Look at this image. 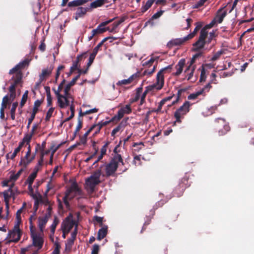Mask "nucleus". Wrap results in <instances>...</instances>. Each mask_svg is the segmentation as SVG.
Masks as SVG:
<instances>
[{
  "label": "nucleus",
  "mask_w": 254,
  "mask_h": 254,
  "mask_svg": "<svg viewBox=\"0 0 254 254\" xmlns=\"http://www.w3.org/2000/svg\"><path fill=\"white\" fill-rule=\"evenodd\" d=\"M33 135L30 133H27L24 135L21 142H23V144L26 143V144H29L30 143Z\"/></svg>",
  "instance_id": "44"
},
{
  "label": "nucleus",
  "mask_w": 254,
  "mask_h": 254,
  "mask_svg": "<svg viewBox=\"0 0 254 254\" xmlns=\"http://www.w3.org/2000/svg\"><path fill=\"white\" fill-rule=\"evenodd\" d=\"M0 194H2L4 197V201H9L11 196H13V191H10V189H7L4 190L3 192H0Z\"/></svg>",
  "instance_id": "30"
},
{
  "label": "nucleus",
  "mask_w": 254,
  "mask_h": 254,
  "mask_svg": "<svg viewBox=\"0 0 254 254\" xmlns=\"http://www.w3.org/2000/svg\"><path fill=\"white\" fill-rule=\"evenodd\" d=\"M154 61L155 59L153 58H151L148 61L144 62L142 65L143 66H145L148 67H149L150 66L152 65L153 63L154 62Z\"/></svg>",
  "instance_id": "63"
},
{
  "label": "nucleus",
  "mask_w": 254,
  "mask_h": 254,
  "mask_svg": "<svg viewBox=\"0 0 254 254\" xmlns=\"http://www.w3.org/2000/svg\"><path fill=\"white\" fill-rule=\"evenodd\" d=\"M50 217L45 215L44 217L38 218V226L41 232L43 231L46 223H47L48 219Z\"/></svg>",
  "instance_id": "22"
},
{
  "label": "nucleus",
  "mask_w": 254,
  "mask_h": 254,
  "mask_svg": "<svg viewBox=\"0 0 254 254\" xmlns=\"http://www.w3.org/2000/svg\"><path fill=\"white\" fill-rule=\"evenodd\" d=\"M123 128V125L121 123L119 125H118L112 131L111 135L112 136H114L115 134L118 132L120 130Z\"/></svg>",
  "instance_id": "49"
},
{
  "label": "nucleus",
  "mask_w": 254,
  "mask_h": 254,
  "mask_svg": "<svg viewBox=\"0 0 254 254\" xmlns=\"http://www.w3.org/2000/svg\"><path fill=\"white\" fill-rule=\"evenodd\" d=\"M157 65V63H156L155 65H154L153 67L151 69H147L145 70L143 73V75H147L148 76L151 75L152 74V73L153 72H154V71L156 69Z\"/></svg>",
  "instance_id": "45"
},
{
  "label": "nucleus",
  "mask_w": 254,
  "mask_h": 254,
  "mask_svg": "<svg viewBox=\"0 0 254 254\" xmlns=\"http://www.w3.org/2000/svg\"><path fill=\"white\" fill-rule=\"evenodd\" d=\"M109 39H113V40H117V38L116 37H106L103 39L93 50L92 53L97 55L98 52L100 50V48L103 45V44Z\"/></svg>",
  "instance_id": "24"
},
{
  "label": "nucleus",
  "mask_w": 254,
  "mask_h": 254,
  "mask_svg": "<svg viewBox=\"0 0 254 254\" xmlns=\"http://www.w3.org/2000/svg\"><path fill=\"white\" fill-rule=\"evenodd\" d=\"M140 72H137L136 73L132 74L131 76H130L128 79H123L122 80L119 81L117 83V85L118 86H122L123 85H127L130 83H131L133 81L135 80H137L139 76H140Z\"/></svg>",
  "instance_id": "16"
},
{
  "label": "nucleus",
  "mask_w": 254,
  "mask_h": 254,
  "mask_svg": "<svg viewBox=\"0 0 254 254\" xmlns=\"http://www.w3.org/2000/svg\"><path fill=\"white\" fill-rule=\"evenodd\" d=\"M186 91V90L185 89H179L178 91V92H177V98L176 99V100L174 101L173 102H172V105H174L176 103H177L178 101L180 99V98L181 96V94L182 93V92H185Z\"/></svg>",
  "instance_id": "59"
},
{
  "label": "nucleus",
  "mask_w": 254,
  "mask_h": 254,
  "mask_svg": "<svg viewBox=\"0 0 254 254\" xmlns=\"http://www.w3.org/2000/svg\"><path fill=\"white\" fill-rule=\"evenodd\" d=\"M39 201L40 203H43L45 205H49L52 204L48 198V195H45L44 193L43 197H41L39 199Z\"/></svg>",
  "instance_id": "48"
},
{
  "label": "nucleus",
  "mask_w": 254,
  "mask_h": 254,
  "mask_svg": "<svg viewBox=\"0 0 254 254\" xmlns=\"http://www.w3.org/2000/svg\"><path fill=\"white\" fill-rule=\"evenodd\" d=\"M224 53V51L223 50H221L218 52H217L216 53H215L213 56L211 58V59L210 60V61H215L217 60H218L219 57H220V56L223 54Z\"/></svg>",
  "instance_id": "52"
},
{
  "label": "nucleus",
  "mask_w": 254,
  "mask_h": 254,
  "mask_svg": "<svg viewBox=\"0 0 254 254\" xmlns=\"http://www.w3.org/2000/svg\"><path fill=\"white\" fill-rule=\"evenodd\" d=\"M105 25H102V23L100 24L96 29H93V35H96L98 34L103 33L109 30V27H104Z\"/></svg>",
  "instance_id": "25"
},
{
  "label": "nucleus",
  "mask_w": 254,
  "mask_h": 254,
  "mask_svg": "<svg viewBox=\"0 0 254 254\" xmlns=\"http://www.w3.org/2000/svg\"><path fill=\"white\" fill-rule=\"evenodd\" d=\"M90 10V8L86 7H78L77 8L75 13L74 18L77 20L79 18L83 17L88 11Z\"/></svg>",
  "instance_id": "17"
},
{
  "label": "nucleus",
  "mask_w": 254,
  "mask_h": 254,
  "mask_svg": "<svg viewBox=\"0 0 254 254\" xmlns=\"http://www.w3.org/2000/svg\"><path fill=\"white\" fill-rule=\"evenodd\" d=\"M190 186L188 178L187 176L184 177L182 179L178 186L176 187L174 191V195L177 197H180L183 195L185 190Z\"/></svg>",
  "instance_id": "7"
},
{
  "label": "nucleus",
  "mask_w": 254,
  "mask_h": 254,
  "mask_svg": "<svg viewBox=\"0 0 254 254\" xmlns=\"http://www.w3.org/2000/svg\"><path fill=\"white\" fill-rule=\"evenodd\" d=\"M217 29L213 30L212 32L209 33V36H207V44L210 43L211 41H214L213 44L216 43L215 38L217 36L218 34L216 33Z\"/></svg>",
  "instance_id": "32"
},
{
  "label": "nucleus",
  "mask_w": 254,
  "mask_h": 254,
  "mask_svg": "<svg viewBox=\"0 0 254 254\" xmlns=\"http://www.w3.org/2000/svg\"><path fill=\"white\" fill-rule=\"evenodd\" d=\"M101 175V170L98 169L89 177L86 179L84 187L88 194H92L95 191L96 186L101 183L100 180Z\"/></svg>",
  "instance_id": "1"
},
{
  "label": "nucleus",
  "mask_w": 254,
  "mask_h": 254,
  "mask_svg": "<svg viewBox=\"0 0 254 254\" xmlns=\"http://www.w3.org/2000/svg\"><path fill=\"white\" fill-rule=\"evenodd\" d=\"M185 64V60L181 59L178 62L177 64L176 65L175 68L177 70V71L174 73L175 76H179L182 72L183 70V67Z\"/></svg>",
  "instance_id": "21"
},
{
  "label": "nucleus",
  "mask_w": 254,
  "mask_h": 254,
  "mask_svg": "<svg viewBox=\"0 0 254 254\" xmlns=\"http://www.w3.org/2000/svg\"><path fill=\"white\" fill-rule=\"evenodd\" d=\"M126 19V18L125 17H122L120 18V19L119 20L114 22L112 24V26H113L112 28L111 29H110L109 28V31L110 32H117V31H116L117 28L120 24H121L122 23L124 22L125 21Z\"/></svg>",
  "instance_id": "29"
},
{
  "label": "nucleus",
  "mask_w": 254,
  "mask_h": 254,
  "mask_svg": "<svg viewBox=\"0 0 254 254\" xmlns=\"http://www.w3.org/2000/svg\"><path fill=\"white\" fill-rule=\"evenodd\" d=\"M204 90V88H202V89L200 90L199 91H198L196 92L190 94L188 97V99L189 100H194V99H196L199 95H201L203 93Z\"/></svg>",
  "instance_id": "36"
},
{
  "label": "nucleus",
  "mask_w": 254,
  "mask_h": 254,
  "mask_svg": "<svg viewBox=\"0 0 254 254\" xmlns=\"http://www.w3.org/2000/svg\"><path fill=\"white\" fill-rule=\"evenodd\" d=\"M26 206V203L25 202H23L22 204V207L18 209L16 213V219L17 220V223L19 224L21 222V214L23 212V210L25 208Z\"/></svg>",
  "instance_id": "31"
},
{
  "label": "nucleus",
  "mask_w": 254,
  "mask_h": 254,
  "mask_svg": "<svg viewBox=\"0 0 254 254\" xmlns=\"http://www.w3.org/2000/svg\"><path fill=\"white\" fill-rule=\"evenodd\" d=\"M44 101V97L41 100H37L34 102V107L32 110V112L31 115V117L28 119V124L27 126V128L29 129L30 126L32 122L35 118L36 114L38 111V108L41 106V104Z\"/></svg>",
  "instance_id": "9"
},
{
  "label": "nucleus",
  "mask_w": 254,
  "mask_h": 254,
  "mask_svg": "<svg viewBox=\"0 0 254 254\" xmlns=\"http://www.w3.org/2000/svg\"><path fill=\"white\" fill-rule=\"evenodd\" d=\"M225 7L226 6H224L219 8L215 14L214 18L218 23H221L227 14V10H225Z\"/></svg>",
  "instance_id": "15"
},
{
  "label": "nucleus",
  "mask_w": 254,
  "mask_h": 254,
  "mask_svg": "<svg viewBox=\"0 0 254 254\" xmlns=\"http://www.w3.org/2000/svg\"><path fill=\"white\" fill-rule=\"evenodd\" d=\"M96 55L93 54V53H91L89 56V60H88V62L87 64V66H88V67H89L92 64V63H93L94 62V60L95 58V57H96Z\"/></svg>",
  "instance_id": "57"
},
{
  "label": "nucleus",
  "mask_w": 254,
  "mask_h": 254,
  "mask_svg": "<svg viewBox=\"0 0 254 254\" xmlns=\"http://www.w3.org/2000/svg\"><path fill=\"white\" fill-rule=\"evenodd\" d=\"M95 126H92L90 128L84 133L83 135L80 137V142L81 144H85L86 143L87 137L89 134L94 129Z\"/></svg>",
  "instance_id": "28"
},
{
  "label": "nucleus",
  "mask_w": 254,
  "mask_h": 254,
  "mask_svg": "<svg viewBox=\"0 0 254 254\" xmlns=\"http://www.w3.org/2000/svg\"><path fill=\"white\" fill-rule=\"evenodd\" d=\"M125 114H129L131 112V109L129 104L126 105L124 108L121 109Z\"/></svg>",
  "instance_id": "58"
},
{
  "label": "nucleus",
  "mask_w": 254,
  "mask_h": 254,
  "mask_svg": "<svg viewBox=\"0 0 254 254\" xmlns=\"http://www.w3.org/2000/svg\"><path fill=\"white\" fill-rule=\"evenodd\" d=\"M155 0H148L145 3L143 2V4L140 8L141 13H144L147 11L152 5Z\"/></svg>",
  "instance_id": "23"
},
{
  "label": "nucleus",
  "mask_w": 254,
  "mask_h": 254,
  "mask_svg": "<svg viewBox=\"0 0 254 254\" xmlns=\"http://www.w3.org/2000/svg\"><path fill=\"white\" fill-rule=\"evenodd\" d=\"M172 66L173 65L171 64L161 69L157 74L156 83L146 87L145 90L149 93L153 91L155 89L157 90H161L164 84V73L167 70L172 69Z\"/></svg>",
  "instance_id": "2"
},
{
  "label": "nucleus",
  "mask_w": 254,
  "mask_h": 254,
  "mask_svg": "<svg viewBox=\"0 0 254 254\" xmlns=\"http://www.w3.org/2000/svg\"><path fill=\"white\" fill-rule=\"evenodd\" d=\"M154 61L155 59L153 58H151L148 61L144 62L142 65L143 66H145L148 67H149L150 66L152 65L153 63L154 62Z\"/></svg>",
  "instance_id": "62"
},
{
  "label": "nucleus",
  "mask_w": 254,
  "mask_h": 254,
  "mask_svg": "<svg viewBox=\"0 0 254 254\" xmlns=\"http://www.w3.org/2000/svg\"><path fill=\"white\" fill-rule=\"evenodd\" d=\"M203 24L201 22H197L195 23V27L192 32L188 34L187 36L188 40L192 39L197 34L198 31L202 27Z\"/></svg>",
  "instance_id": "19"
},
{
  "label": "nucleus",
  "mask_w": 254,
  "mask_h": 254,
  "mask_svg": "<svg viewBox=\"0 0 254 254\" xmlns=\"http://www.w3.org/2000/svg\"><path fill=\"white\" fill-rule=\"evenodd\" d=\"M206 38V25L204 26L201 31L198 40L193 44L192 51L198 52L202 49L205 44V40Z\"/></svg>",
  "instance_id": "6"
},
{
  "label": "nucleus",
  "mask_w": 254,
  "mask_h": 254,
  "mask_svg": "<svg viewBox=\"0 0 254 254\" xmlns=\"http://www.w3.org/2000/svg\"><path fill=\"white\" fill-rule=\"evenodd\" d=\"M69 189L72 192L75 191L79 193L81 191L80 189L79 188L77 184L76 183L72 184Z\"/></svg>",
  "instance_id": "56"
},
{
  "label": "nucleus",
  "mask_w": 254,
  "mask_h": 254,
  "mask_svg": "<svg viewBox=\"0 0 254 254\" xmlns=\"http://www.w3.org/2000/svg\"><path fill=\"white\" fill-rule=\"evenodd\" d=\"M99 251V246L97 244H94L93 246L91 254H98Z\"/></svg>",
  "instance_id": "64"
},
{
  "label": "nucleus",
  "mask_w": 254,
  "mask_h": 254,
  "mask_svg": "<svg viewBox=\"0 0 254 254\" xmlns=\"http://www.w3.org/2000/svg\"><path fill=\"white\" fill-rule=\"evenodd\" d=\"M65 81H66L65 79H64L63 80V81L59 84L57 90H56L55 88L53 89L56 97L58 96V94H61L60 92H61V91L63 88V86L64 84V83H65Z\"/></svg>",
  "instance_id": "43"
},
{
  "label": "nucleus",
  "mask_w": 254,
  "mask_h": 254,
  "mask_svg": "<svg viewBox=\"0 0 254 254\" xmlns=\"http://www.w3.org/2000/svg\"><path fill=\"white\" fill-rule=\"evenodd\" d=\"M191 104L189 101H186L183 105L178 109L174 113V117L176 121L173 123V126H175L177 123H181V119L183 118L184 116L186 115L190 111V107Z\"/></svg>",
  "instance_id": "4"
},
{
  "label": "nucleus",
  "mask_w": 254,
  "mask_h": 254,
  "mask_svg": "<svg viewBox=\"0 0 254 254\" xmlns=\"http://www.w3.org/2000/svg\"><path fill=\"white\" fill-rule=\"evenodd\" d=\"M98 111V109L94 108L92 109L86 111L85 112L82 113L81 111L79 112V116H83L86 115L91 114L92 113H96Z\"/></svg>",
  "instance_id": "47"
},
{
  "label": "nucleus",
  "mask_w": 254,
  "mask_h": 254,
  "mask_svg": "<svg viewBox=\"0 0 254 254\" xmlns=\"http://www.w3.org/2000/svg\"><path fill=\"white\" fill-rule=\"evenodd\" d=\"M53 69V67L43 69L41 74L40 75V79L42 81L46 76H49L51 74Z\"/></svg>",
  "instance_id": "33"
},
{
  "label": "nucleus",
  "mask_w": 254,
  "mask_h": 254,
  "mask_svg": "<svg viewBox=\"0 0 254 254\" xmlns=\"http://www.w3.org/2000/svg\"><path fill=\"white\" fill-rule=\"evenodd\" d=\"M202 53L201 52H198L193 56V57L191 59V60L190 61V65L186 69V70L185 71V72H187V71L188 70H189L190 66H191V64H192L194 63L195 60L196 59H197L198 58L201 57L202 56Z\"/></svg>",
  "instance_id": "42"
},
{
  "label": "nucleus",
  "mask_w": 254,
  "mask_h": 254,
  "mask_svg": "<svg viewBox=\"0 0 254 254\" xmlns=\"http://www.w3.org/2000/svg\"><path fill=\"white\" fill-rule=\"evenodd\" d=\"M154 61L155 59L153 58H151L148 61L144 62L142 65L143 66H145L148 67H149L150 66L152 65L153 63L154 62Z\"/></svg>",
  "instance_id": "61"
},
{
  "label": "nucleus",
  "mask_w": 254,
  "mask_h": 254,
  "mask_svg": "<svg viewBox=\"0 0 254 254\" xmlns=\"http://www.w3.org/2000/svg\"><path fill=\"white\" fill-rule=\"evenodd\" d=\"M214 127L218 129L220 136L226 134L230 130V127L226 120L222 118H217L214 122Z\"/></svg>",
  "instance_id": "5"
},
{
  "label": "nucleus",
  "mask_w": 254,
  "mask_h": 254,
  "mask_svg": "<svg viewBox=\"0 0 254 254\" xmlns=\"http://www.w3.org/2000/svg\"><path fill=\"white\" fill-rule=\"evenodd\" d=\"M188 40H189L187 36H185L182 38L173 39L167 43V47L169 49H171L174 46H181L184 44Z\"/></svg>",
  "instance_id": "13"
},
{
  "label": "nucleus",
  "mask_w": 254,
  "mask_h": 254,
  "mask_svg": "<svg viewBox=\"0 0 254 254\" xmlns=\"http://www.w3.org/2000/svg\"><path fill=\"white\" fill-rule=\"evenodd\" d=\"M31 237L32 239L33 246L38 248V250L41 249L44 244L43 238L39 235L33 232H31Z\"/></svg>",
  "instance_id": "11"
},
{
  "label": "nucleus",
  "mask_w": 254,
  "mask_h": 254,
  "mask_svg": "<svg viewBox=\"0 0 254 254\" xmlns=\"http://www.w3.org/2000/svg\"><path fill=\"white\" fill-rule=\"evenodd\" d=\"M59 220L57 216H55L53 222L51 226V235L50 236L51 237H52V236H54L56 228L57 227V226L59 224Z\"/></svg>",
  "instance_id": "34"
},
{
  "label": "nucleus",
  "mask_w": 254,
  "mask_h": 254,
  "mask_svg": "<svg viewBox=\"0 0 254 254\" xmlns=\"http://www.w3.org/2000/svg\"><path fill=\"white\" fill-rule=\"evenodd\" d=\"M88 1V0H74L68 3L69 7L82 5Z\"/></svg>",
  "instance_id": "26"
},
{
  "label": "nucleus",
  "mask_w": 254,
  "mask_h": 254,
  "mask_svg": "<svg viewBox=\"0 0 254 254\" xmlns=\"http://www.w3.org/2000/svg\"><path fill=\"white\" fill-rule=\"evenodd\" d=\"M18 224H17L14 226V229L12 231H10L8 233V236L12 238V239L10 240L9 242H18L21 238V232L19 229Z\"/></svg>",
  "instance_id": "10"
},
{
  "label": "nucleus",
  "mask_w": 254,
  "mask_h": 254,
  "mask_svg": "<svg viewBox=\"0 0 254 254\" xmlns=\"http://www.w3.org/2000/svg\"><path fill=\"white\" fill-rule=\"evenodd\" d=\"M104 1L102 0H96L91 3L89 6L88 7L90 8V10L92 8H96L98 7H100L104 4Z\"/></svg>",
  "instance_id": "35"
},
{
  "label": "nucleus",
  "mask_w": 254,
  "mask_h": 254,
  "mask_svg": "<svg viewBox=\"0 0 254 254\" xmlns=\"http://www.w3.org/2000/svg\"><path fill=\"white\" fill-rule=\"evenodd\" d=\"M72 217L70 214L68 217L65 218V220L61 224V229L66 230V233H68L70 232L75 224V221L70 218H72Z\"/></svg>",
  "instance_id": "12"
},
{
  "label": "nucleus",
  "mask_w": 254,
  "mask_h": 254,
  "mask_svg": "<svg viewBox=\"0 0 254 254\" xmlns=\"http://www.w3.org/2000/svg\"><path fill=\"white\" fill-rule=\"evenodd\" d=\"M58 99V104L61 109H64L70 105V99L72 100L73 99L70 94L64 93V95L58 94L57 96Z\"/></svg>",
  "instance_id": "8"
},
{
  "label": "nucleus",
  "mask_w": 254,
  "mask_h": 254,
  "mask_svg": "<svg viewBox=\"0 0 254 254\" xmlns=\"http://www.w3.org/2000/svg\"><path fill=\"white\" fill-rule=\"evenodd\" d=\"M31 155V153L29 152H26V154L24 157L21 158L20 161L19 163V166H22L24 167V162H26L27 161L29 160Z\"/></svg>",
  "instance_id": "41"
},
{
  "label": "nucleus",
  "mask_w": 254,
  "mask_h": 254,
  "mask_svg": "<svg viewBox=\"0 0 254 254\" xmlns=\"http://www.w3.org/2000/svg\"><path fill=\"white\" fill-rule=\"evenodd\" d=\"M22 73L18 72L11 78V80L13 81V82L11 85H14V87H16L19 84L22 83Z\"/></svg>",
  "instance_id": "20"
},
{
  "label": "nucleus",
  "mask_w": 254,
  "mask_h": 254,
  "mask_svg": "<svg viewBox=\"0 0 254 254\" xmlns=\"http://www.w3.org/2000/svg\"><path fill=\"white\" fill-rule=\"evenodd\" d=\"M125 114L123 111V110L120 109L118 112V116H114L111 120H112V121H114L115 120H117V121H119L124 117Z\"/></svg>",
  "instance_id": "50"
},
{
  "label": "nucleus",
  "mask_w": 254,
  "mask_h": 254,
  "mask_svg": "<svg viewBox=\"0 0 254 254\" xmlns=\"http://www.w3.org/2000/svg\"><path fill=\"white\" fill-rule=\"evenodd\" d=\"M164 12V10H160L159 11L154 14L152 17L145 23V26L151 25L153 26L154 23L153 20L159 18Z\"/></svg>",
  "instance_id": "18"
},
{
  "label": "nucleus",
  "mask_w": 254,
  "mask_h": 254,
  "mask_svg": "<svg viewBox=\"0 0 254 254\" xmlns=\"http://www.w3.org/2000/svg\"><path fill=\"white\" fill-rule=\"evenodd\" d=\"M28 91L26 90L24 94L22 95V99L21 100L20 105H19V108L22 109L23 107L25 104L27 99H28Z\"/></svg>",
  "instance_id": "37"
},
{
  "label": "nucleus",
  "mask_w": 254,
  "mask_h": 254,
  "mask_svg": "<svg viewBox=\"0 0 254 254\" xmlns=\"http://www.w3.org/2000/svg\"><path fill=\"white\" fill-rule=\"evenodd\" d=\"M73 241L67 239L65 243V250L70 251L71 249L72 246L74 244Z\"/></svg>",
  "instance_id": "54"
},
{
  "label": "nucleus",
  "mask_w": 254,
  "mask_h": 254,
  "mask_svg": "<svg viewBox=\"0 0 254 254\" xmlns=\"http://www.w3.org/2000/svg\"><path fill=\"white\" fill-rule=\"evenodd\" d=\"M29 62L30 61L28 59H25L18 63L17 64H16V65L20 70L21 69L24 68L26 65H28L29 64Z\"/></svg>",
  "instance_id": "46"
},
{
  "label": "nucleus",
  "mask_w": 254,
  "mask_h": 254,
  "mask_svg": "<svg viewBox=\"0 0 254 254\" xmlns=\"http://www.w3.org/2000/svg\"><path fill=\"white\" fill-rule=\"evenodd\" d=\"M37 174H35V173H32L28 177L27 179V182L29 184V188H31V186L32 185L34 180L37 177Z\"/></svg>",
  "instance_id": "39"
},
{
  "label": "nucleus",
  "mask_w": 254,
  "mask_h": 254,
  "mask_svg": "<svg viewBox=\"0 0 254 254\" xmlns=\"http://www.w3.org/2000/svg\"><path fill=\"white\" fill-rule=\"evenodd\" d=\"M18 103L17 102L13 103V104L12 105V107L10 110V115H11V118L12 120H15V111H16V108L18 106Z\"/></svg>",
  "instance_id": "40"
},
{
  "label": "nucleus",
  "mask_w": 254,
  "mask_h": 254,
  "mask_svg": "<svg viewBox=\"0 0 254 254\" xmlns=\"http://www.w3.org/2000/svg\"><path fill=\"white\" fill-rule=\"evenodd\" d=\"M120 163H121L123 165H124L121 155L117 154L115 156H113L110 162L105 166L106 177L114 176Z\"/></svg>",
  "instance_id": "3"
},
{
  "label": "nucleus",
  "mask_w": 254,
  "mask_h": 254,
  "mask_svg": "<svg viewBox=\"0 0 254 254\" xmlns=\"http://www.w3.org/2000/svg\"><path fill=\"white\" fill-rule=\"evenodd\" d=\"M18 72L22 73L21 71L19 70V68L16 65L14 67L11 69L9 71V74H13L14 73L17 74Z\"/></svg>",
  "instance_id": "60"
},
{
  "label": "nucleus",
  "mask_w": 254,
  "mask_h": 254,
  "mask_svg": "<svg viewBox=\"0 0 254 254\" xmlns=\"http://www.w3.org/2000/svg\"><path fill=\"white\" fill-rule=\"evenodd\" d=\"M87 54V52H85L79 55H78L76 60L73 62L72 66L70 67V71L67 73L68 76L71 75V74L73 73V72L75 70H78V65L79 62L82 60L83 58H85L86 57V55Z\"/></svg>",
  "instance_id": "14"
},
{
  "label": "nucleus",
  "mask_w": 254,
  "mask_h": 254,
  "mask_svg": "<svg viewBox=\"0 0 254 254\" xmlns=\"http://www.w3.org/2000/svg\"><path fill=\"white\" fill-rule=\"evenodd\" d=\"M54 110H55V108H54V107H51L48 110V111H47V112L46 113V118H45V121L46 122H48L50 121V118L52 116V115L54 111Z\"/></svg>",
  "instance_id": "51"
},
{
  "label": "nucleus",
  "mask_w": 254,
  "mask_h": 254,
  "mask_svg": "<svg viewBox=\"0 0 254 254\" xmlns=\"http://www.w3.org/2000/svg\"><path fill=\"white\" fill-rule=\"evenodd\" d=\"M206 66V64H203L202 65V70H201V74H200V79H199V81L200 82H202L203 81H204L205 80V69H204V67Z\"/></svg>",
  "instance_id": "55"
},
{
  "label": "nucleus",
  "mask_w": 254,
  "mask_h": 254,
  "mask_svg": "<svg viewBox=\"0 0 254 254\" xmlns=\"http://www.w3.org/2000/svg\"><path fill=\"white\" fill-rule=\"evenodd\" d=\"M25 169V168H24V167H23V168H21L18 171V172L16 174L13 173L10 175V180H13V182L16 181L19 178L21 173L24 171Z\"/></svg>",
  "instance_id": "38"
},
{
  "label": "nucleus",
  "mask_w": 254,
  "mask_h": 254,
  "mask_svg": "<svg viewBox=\"0 0 254 254\" xmlns=\"http://www.w3.org/2000/svg\"><path fill=\"white\" fill-rule=\"evenodd\" d=\"M107 226H105L99 230L97 235V239L98 240H101L106 236L107 234Z\"/></svg>",
  "instance_id": "27"
},
{
  "label": "nucleus",
  "mask_w": 254,
  "mask_h": 254,
  "mask_svg": "<svg viewBox=\"0 0 254 254\" xmlns=\"http://www.w3.org/2000/svg\"><path fill=\"white\" fill-rule=\"evenodd\" d=\"M75 85V83L73 82L72 81H70L66 85L64 89V93L65 94H70L69 91L72 86Z\"/></svg>",
  "instance_id": "53"
}]
</instances>
